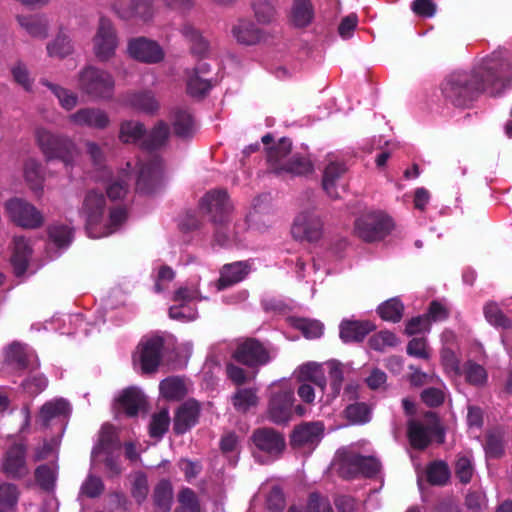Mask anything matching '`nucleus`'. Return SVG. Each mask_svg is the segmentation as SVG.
<instances>
[{
    "instance_id": "f257e3e1",
    "label": "nucleus",
    "mask_w": 512,
    "mask_h": 512,
    "mask_svg": "<svg viewBox=\"0 0 512 512\" xmlns=\"http://www.w3.org/2000/svg\"><path fill=\"white\" fill-rule=\"evenodd\" d=\"M512 85V62L498 51L484 58L472 71H455L441 84L444 100L455 107H468L484 90L498 95Z\"/></svg>"
},
{
    "instance_id": "f03ea898",
    "label": "nucleus",
    "mask_w": 512,
    "mask_h": 512,
    "mask_svg": "<svg viewBox=\"0 0 512 512\" xmlns=\"http://www.w3.org/2000/svg\"><path fill=\"white\" fill-rule=\"evenodd\" d=\"M106 199L103 193L89 190L84 197L80 210L86 220V231L91 238H101L116 232L127 219V212L122 207L111 209L105 217Z\"/></svg>"
},
{
    "instance_id": "7ed1b4c3",
    "label": "nucleus",
    "mask_w": 512,
    "mask_h": 512,
    "mask_svg": "<svg viewBox=\"0 0 512 512\" xmlns=\"http://www.w3.org/2000/svg\"><path fill=\"white\" fill-rule=\"evenodd\" d=\"M295 397L293 388L286 382L274 384L272 386L266 417L274 424H287L296 413L299 416L304 415L305 409L301 405H294Z\"/></svg>"
},
{
    "instance_id": "20e7f679",
    "label": "nucleus",
    "mask_w": 512,
    "mask_h": 512,
    "mask_svg": "<svg viewBox=\"0 0 512 512\" xmlns=\"http://www.w3.org/2000/svg\"><path fill=\"white\" fill-rule=\"evenodd\" d=\"M78 89L93 100H109L114 94L115 80L108 71L89 65L78 74Z\"/></svg>"
},
{
    "instance_id": "39448f33",
    "label": "nucleus",
    "mask_w": 512,
    "mask_h": 512,
    "mask_svg": "<svg viewBox=\"0 0 512 512\" xmlns=\"http://www.w3.org/2000/svg\"><path fill=\"white\" fill-rule=\"evenodd\" d=\"M35 138L41 151L49 159H60L69 165L79 156L77 145L67 136L55 134L44 127H38L35 130Z\"/></svg>"
},
{
    "instance_id": "423d86ee",
    "label": "nucleus",
    "mask_w": 512,
    "mask_h": 512,
    "mask_svg": "<svg viewBox=\"0 0 512 512\" xmlns=\"http://www.w3.org/2000/svg\"><path fill=\"white\" fill-rule=\"evenodd\" d=\"M338 471L343 478H354L359 474L375 476L381 468L373 457H364L357 452L356 445L340 449L337 453Z\"/></svg>"
},
{
    "instance_id": "0eeeda50",
    "label": "nucleus",
    "mask_w": 512,
    "mask_h": 512,
    "mask_svg": "<svg viewBox=\"0 0 512 512\" xmlns=\"http://www.w3.org/2000/svg\"><path fill=\"white\" fill-rule=\"evenodd\" d=\"M10 219L23 228L35 229L43 224V216L31 203L22 198H12L5 203Z\"/></svg>"
},
{
    "instance_id": "6e6552de",
    "label": "nucleus",
    "mask_w": 512,
    "mask_h": 512,
    "mask_svg": "<svg viewBox=\"0 0 512 512\" xmlns=\"http://www.w3.org/2000/svg\"><path fill=\"white\" fill-rule=\"evenodd\" d=\"M92 44L93 53L100 62H107L115 56L118 38L110 20L100 19Z\"/></svg>"
},
{
    "instance_id": "1a4fd4ad",
    "label": "nucleus",
    "mask_w": 512,
    "mask_h": 512,
    "mask_svg": "<svg viewBox=\"0 0 512 512\" xmlns=\"http://www.w3.org/2000/svg\"><path fill=\"white\" fill-rule=\"evenodd\" d=\"M323 222L321 218L310 209L299 212L291 226V235L295 240L314 242L321 238Z\"/></svg>"
},
{
    "instance_id": "9d476101",
    "label": "nucleus",
    "mask_w": 512,
    "mask_h": 512,
    "mask_svg": "<svg viewBox=\"0 0 512 512\" xmlns=\"http://www.w3.org/2000/svg\"><path fill=\"white\" fill-rule=\"evenodd\" d=\"M163 339L158 336L145 337L133 355L134 364H139L143 373L155 372L162 357Z\"/></svg>"
},
{
    "instance_id": "9b49d317",
    "label": "nucleus",
    "mask_w": 512,
    "mask_h": 512,
    "mask_svg": "<svg viewBox=\"0 0 512 512\" xmlns=\"http://www.w3.org/2000/svg\"><path fill=\"white\" fill-rule=\"evenodd\" d=\"M163 178V165L157 155H147L139 162L136 188L142 193H150L158 187Z\"/></svg>"
},
{
    "instance_id": "f8f14e48",
    "label": "nucleus",
    "mask_w": 512,
    "mask_h": 512,
    "mask_svg": "<svg viewBox=\"0 0 512 512\" xmlns=\"http://www.w3.org/2000/svg\"><path fill=\"white\" fill-rule=\"evenodd\" d=\"M391 228V220L379 213H371L357 219L355 232L364 241L382 239Z\"/></svg>"
},
{
    "instance_id": "ddd939ff",
    "label": "nucleus",
    "mask_w": 512,
    "mask_h": 512,
    "mask_svg": "<svg viewBox=\"0 0 512 512\" xmlns=\"http://www.w3.org/2000/svg\"><path fill=\"white\" fill-rule=\"evenodd\" d=\"M439 426L433 413H427L423 420H412L408 426V437L411 445L417 449H424L438 433Z\"/></svg>"
},
{
    "instance_id": "4468645a",
    "label": "nucleus",
    "mask_w": 512,
    "mask_h": 512,
    "mask_svg": "<svg viewBox=\"0 0 512 512\" xmlns=\"http://www.w3.org/2000/svg\"><path fill=\"white\" fill-rule=\"evenodd\" d=\"M200 207L215 223H222L232 211V204L224 190H213L206 193L201 199Z\"/></svg>"
},
{
    "instance_id": "2eb2a0df",
    "label": "nucleus",
    "mask_w": 512,
    "mask_h": 512,
    "mask_svg": "<svg viewBox=\"0 0 512 512\" xmlns=\"http://www.w3.org/2000/svg\"><path fill=\"white\" fill-rule=\"evenodd\" d=\"M233 358L249 367L265 365L271 360L269 352L254 339H247L239 343L233 353Z\"/></svg>"
},
{
    "instance_id": "dca6fc26",
    "label": "nucleus",
    "mask_w": 512,
    "mask_h": 512,
    "mask_svg": "<svg viewBox=\"0 0 512 512\" xmlns=\"http://www.w3.org/2000/svg\"><path fill=\"white\" fill-rule=\"evenodd\" d=\"M254 446L261 452L275 459L285 449L286 443L282 434L272 428L256 429L252 436Z\"/></svg>"
},
{
    "instance_id": "f3484780",
    "label": "nucleus",
    "mask_w": 512,
    "mask_h": 512,
    "mask_svg": "<svg viewBox=\"0 0 512 512\" xmlns=\"http://www.w3.org/2000/svg\"><path fill=\"white\" fill-rule=\"evenodd\" d=\"M128 54L144 63H158L164 58V51L155 41L140 37L128 43Z\"/></svg>"
},
{
    "instance_id": "a211bd4d",
    "label": "nucleus",
    "mask_w": 512,
    "mask_h": 512,
    "mask_svg": "<svg viewBox=\"0 0 512 512\" xmlns=\"http://www.w3.org/2000/svg\"><path fill=\"white\" fill-rule=\"evenodd\" d=\"M68 121L75 126L103 130L110 125V117L100 108H81L68 116Z\"/></svg>"
},
{
    "instance_id": "6ab92c4d",
    "label": "nucleus",
    "mask_w": 512,
    "mask_h": 512,
    "mask_svg": "<svg viewBox=\"0 0 512 512\" xmlns=\"http://www.w3.org/2000/svg\"><path fill=\"white\" fill-rule=\"evenodd\" d=\"M323 429V424L320 422L299 425L292 433L291 445L295 448L313 449L320 442Z\"/></svg>"
},
{
    "instance_id": "aec40b11",
    "label": "nucleus",
    "mask_w": 512,
    "mask_h": 512,
    "mask_svg": "<svg viewBox=\"0 0 512 512\" xmlns=\"http://www.w3.org/2000/svg\"><path fill=\"white\" fill-rule=\"evenodd\" d=\"M25 452V447L22 444L13 445L7 450L2 468L9 477L21 478L29 473Z\"/></svg>"
},
{
    "instance_id": "412c9836",
    "label": "nucleus",
    "mask_w": 512,
    "mask_h": 512,
    "mask_svg": "<svg viewBox=\"0 0 512 512\" xmlns=\"http://www.w3.org/2000/svg\"><path fill=\"white\" fill-rule=\"evenodd\" d=\"M251 271L248 261H238L226 264L220 270V278L216 283L217 291L232 286L244 280Z\"/></svg>"
},
{
    "instance_id": "4be33fe9",
    "label": "nucleus",
    "mask_w": 512,
    "mask_h": 512,
    "mask_svg": "<svg viewBox=\"0 0 512 512\" xmlns=\"http://www.w3.org/2000/svg\"><path fill=\"white\" fill-rule=\"evenodd\" d=\"M146 406L144 394L136 387H130L122 391L115 399V407L122 410L128 416H135Z\"/></svg>"
},
{
    "instance_id": "5701e85b",
    "label": "nucleus",
    "mask_w": 512,
    "mask_h": 512,
    "mask_svg": "<svg viewBox=\"0 0 512 512\" xmlns=\"http://www.w3.org/2000/svg\"><path fill=\"white\" fill-rule=\"evenodd\" d=\"M71 412L69 403L62 399H54L46 402L40 409L38 421L42 426L47 427L55 420L66 419Z\"/></svg>"
},
{
    "instance_id": "b1692460",
    "label": "nucleus",
    "mask_w": 512,
    "mask_h": 512,
    "mask_svg": "<svg viewBox=\"0 0 512 512\" xmlns=\"http://www.w3.org/2000/svg\"><path fill=\"white\" fill-rule=\"evenodd\" d=\"M17 22L31 37L45 39L49 35V20L45 14L19 15Z\"/></svg>"
},
{
    "instance_id": "393cba45",
    "label": "nucleus",
    "mask_w": 512,
    "mask_h": 512,
    "mask_svg": "<svg viewBox=\"0 0 512 512\" xmlns=\"http://www.w3.org/2000/svg\"><path fill=\"white\" fill-rule=\"evenodd\" d=\"M233 37L240 44L255 45L265 39V32L247 19L239 20L232 28Z\"/></svg>"
},
{
    "instance_id": "a878e982",
    "label": "nucleus",
    "mask_w": 512,
    "mask_h": 512,
    "mask_svg": "<svg viewBox=\"0 0 512 512\" xmlns=\"http://www.w3.org/2000/svg\"><path fill=\"white\" fill-rule=\"evenodd\" d=\"M374 329L370 321L344 320L340 324V338L345 343L359 342Z\"/></svg>"
},
{
    "instance_id": "bb28decb",
    "label": "nucleus",
    "mask_w": 512,
    "mask_h": 512,
    "mask_svg": "<svg viewBox=\"0 0 512 512\" xmlns=\"http://www.w3.org/2000/svg\"><path fill=\"white\" fill-rule=\"evenodd\" d=\"M199 404L194 400L183 403L176 412L174 418V430L178 434L185 433L197 421Z\"/></svg>"
},
{
    "instance_id": "cd10ccee",
    "label": "nucleus",
    "mask_w": 512,
    "mask_h": 512,
    "mask_svg": "<svg viewBox=\"0 0 512 512\" xmlns=\"http://www.w3.org/2000/svg\"><path fill=\"white\" fill-rule=\"evenodd\" d=\"M74 46L69 31L60 28L56 36L47 43L46 51L49 57L65 58L73 53Z\"/></svg>"
},
{
    "instance_id": "c85d7f7f",
    "label": "nucleus",
    "mask_w": 512,
    "mask_h": 512,
    "mask_svg": "<svg viewBox=\"0 0 512 512\" xmlns=\"http://www.w3.org/2000/svg\"><path fill=\"white\" fill-rule=\"evenodd\" d=\"M31 254L29 241L24 237H15L11 261L17 276H22L26 272Z\"/></svg>"
},
{
    "instance_id": "c756f323",
    "label": "nucleus",
    "mask_w": 512,
    "mask_h": 512,
    "mask_svg": "<svg viewBox=\"0 0 512 512\" xmlns=\"http://www.w3.org/2000/svg\"><path fill=\"white\" fill-rule=\"evenodd\" d=\"M207 72L208 66L203 64L199 68L194 69L188 73L187 92L189 95L192 97H201L211 89V82L201 75Z\"/></svg>"
},
{
    "instance_id": "7c9ffc66",
    "label": "nucleus",
    "mask_w": 512,
    "mask_h": 512,
    "mask_svg": "<svg viewBox=\"0 0 512 512\" xmlns=\"http://www.w3.org/2000/svg\"><path fill=\"white\" fill-rule=\"evenodd\" d=\"M124 103L143 113H153L159 107L154 95L148 91L129 93L124 97Z\"/></svg>"
},
{
    "instance_id": "2f4dec72",
    "label": "nucleus",
    "mask_w": 512,
    "mask_h": 512,
    "mask_svg": "<svg viewBox=\"0 0 512 512\" xmlns=\"http://www.w3.org/2000/svg\"><path fill=\"white\" fill-rule=\"evenodd\" d=\"M145 126L136 120H125L121 122L119 129V139L123 143H141L145 139Z\"/></svg>"
},
{
    "instance_id": "473e14b6",
    "label": "nucleus",
    "mask_w": 512,
    "mask_h": 512,
    "mask_svg": "<svg viewBox=\"0 0 512 512\" xmlns=\"http://www.w3.org/2000/svg\"><path fill=\"white\" fill-rule=\"evenodd\" d=\"M346 171V167L343 163L337 161H330L326 166L323 175V188L331 198H337V179L343 175Z\"/></svg>"
},
{
    "instance_id": "72a5a7b5",
    "label": "nucleus",
    "mask_w": 512,
    "mask_h": 512,
    "mask_svg": "<svg viewBox=\"0 0 512 512\" xmlns=\"http://www.w3.org/2000/svg\"><path fill=\"white\" fill-rule=\"evenodd\" d=\"M314 18V10L310 0H293L291 21L296 27L309 25Z\"/></svg>"
},
{
    "instance_id": "f704fd0d",
    "label": "nucleus",
    "mask_w": 512,
    "mask_h": 512,
    "mask_svg": "<svg viewBox=\"0 0 512 512\" xmlns=\"http://www.w3.org/2000/svg\"><path fill=\"white\" fill-rule=\"evenodd\" d=\"M343 413L344 417L352 425L366 424L372 418V409L364 402H354L347 405Z\"/></svg>"
},
{
    "instance_id": "c9c22d12",
    "label": "nucleus",
    "mask_w": 512,
    "mask_h": 512,
    "mask_svg": "<svg viewBox=\"0 0 512 512\" xmlns=\"http://www.w3.org/2000/svg\"><path fill=\"white\" fill-rule=\"evenodd\" d=\"M295 373L299 381L313 382L322 389L326 385L322 367L316 362H307L300 365Z\"/></svg>"
},
{
    "instance_id": "e433bc0d",
    "label": "nucleus",
    "mask_w": 512,
    "mask_h": 512,
    "mask_svg": "<svg viewBox=\"0 0 512 512\" xmlns=\"http://www.w3.org/2000/svg\"><path fill=\"white\" fill-rule=\"evenodd\" d=\"M291 146V141L289 139L283 138L268 152V161L271 163L276 173H282L281 166H286L288 162L286 157L291 152Z\"/></svg>"
},
{
    "instance_id": "4c0bfd02",
    "label": "nucleus",
    "mask_w": 512,
    "mask_h": 512,
    "mask_svg": "<svg viewBox=\"0 0 512 512\" xmlns=\"http://www.w3.org/2000/svg\"><path fill=\"white\" fill-rule=\"evenodd\" d=\"M161 395L168 400H178L187 393L184 381L179 377H168L160 382Z\"/></svg>"
},
{
    "instance_id": "58836bf2",
    "label": "nucleus",
    "mask_w": 512,
    "mask_h": 512,
    "mask_svg": "<svg viewBox=\"0 0 512 512\" xmlns=\"http://www.w3.org/2000/svg\"><path fill=\"white\" fill-rule=\"evenodd\" d=\"M232 402L237 411L247 412L250 408L258 405L257 391L252 388L238 389L232 397Z\"/></svg>"
},
{
    "instance_id": "ea45409f",
    "label": "nucleus",
    "mask_w": 512,
    "mask_h": 512,
    "mask_svg": "<svg viewBox=\"0 0 512 512\" xmlns=\"http://www.w3.org/2000/svg\"><path fill=\"white\" fill-rule=\"evenodd\" d=\"M169 136V127L166 123L160 121L158 122L154 128L151 130L149 134H145V139L143 141V147L146 150H154L166 142Z\"/></svg>"
},
{
    "instance_id": "a19ab883",
    "label": "nucleus",
    "mask_w": 512,
    "mask_h": 512,
    "mask_svg": "<svg viewBox=\"0 0 512 512\" xmlns=\"http://www.w3.org/2000/svg\"><path fill=\"white\" fill-rule=\"evenodd\" d=\"M130 176L126 170H122L117 178L113 177L109 180L106 190L111 200L123 198L129 187Z\"/></svg>"
},
{
    "instance_id": "79ce46f5",
    "label": "nucleus",
    "mask_w": 512,
    "mask_h": 512,
    "mask_svg": "<svg viewBox=\"0 0 512 512\" xmlns=\"http://www.w3.org/2000/svg\"><path fill=\"white\" fill-rule=\"evenodd\" d=\"M19 492L14 484L0 485V512H15Z\"/></svg>"
},
{
    "instance_id": "37998d69",
    "label": "nucleus",
    "mask_w": 512,
    "mask_h": 512,
    "mask_svg": "<svg viewBox=\"0 0 512 512\" xmlns=\"http://www.w3.org/2000/svg\"><path fill=\"white\" fill-rule=\"evenodd\" d=\"M41 84L48 87L53 92L58 98L61 107L65 110L70 111L77 105L78 96L74 92L50 83L47 80H41Z\"/></svg>"
},
{
    "instance_id": "c03bdc74",
    "label": "nucleus",
    "mask_w": 512,
    "mask_h": 512,
    "mask_svg": "<svg viewBox=\"0 0 512 512\" xmlns=\"http://www.w3.org/2000/svg\"><path fill=\"white\" fill-rule=\"evenodd\" d=\"M404 306L397 298H392L378 307V313L385 321L399 322L403 315Z\"/></svg>"
},
{
    "instance_id": "a18cd8bd",
    "label": "nucleus",
    "mask_w": 512,
    "mask_h": 512,
    "mask_svg": "<svg viewBox=\"0 0 512 512\" xmlns=\"http://www.w3.org/2000/svg\"><path fill=\"white\" fill-rule=\"evenodd\" d=\"M115 429L111 425H103L99 434L98 444L92 450V459L96 460L103 452L109 453L113 448Z\"/></svg>"
},
{
    "instance_id": "49530a36",
    "label": "nucleus",
    "mask_w": 512,
    "mask_h": 512,
    "mask_svg": "<svg viewBox=\"0 0 512 512\" xmlns=\"http://www.w3.org/2000/svg\"><path fill=\"white\" fill-rule=\"evenodd\" d=\"M118 13L123 18L139 17L147 21L153 15V3L152 0H133L131 8Z\"/></svg>"
},
{
    "instance_id": "de8ad7c7",
    "label": "nucleus",
    "mask_w": 512,
    "mask_h": 512,
    "mask_svg": "<svg viewBox=\"0 0 512 512\" xmlns=\"http://www.w3.org/2000/svg\"><path fill=\"white\" fill-rule=\"evenodd\" d=\"M199 279L191 281L184 286L179 287L173 294L174 302H192L194 300H202L204 297L200 295Z\"/></svg>"
},
{
    "instance_id": "09e8293b",
    "label": "nucleus",
    "mask_w": 512,
    "mask_h": 512,
    "mask_svg": "<svg viewBox=\"0 0 512 512\" xmlns=\"http://www.w3.org/2000/svg\"><path fill=\"white\" fill-rule=\"evenodd\" d=\"M428 481L433 485H444L450 478L448 465L443 461H435L427 468Z\"/></svg>"
},
{
    "instance_id": "8fccbe9b",
    "label": "nucleus",
    "mask_w": 512,
    "mask_h": 512,
    "mask_svg": "<svg viewBox=\"0 0 512 512\" xmlns=\"http://www.w3.org/2000/svg\"><path fill=\"white\" fill-rule=\"evenodd\" d=\"M455 474L461 483L467 484L474 474L472 456L469 453L459 455L455 463Z\"/></svg>"
},
{
    "instance_id": "3c124183",
    "label": "nucleus",
    "mask_w": 512,
    "mask_h": 512,
    "mask_svg": "<svg viewBox=\"0 0 512 512\" xmlns=\"http://www.w3.org/2000/svg\"><path fill=\"white\" fill-rule=\"evenodd\" d=\"M484 314L487 321L495 327L503 329H509L512 327L510 319H508L503 314L498 305L495 303H488L484 307Z\"/></svg>"
},
{
    "instance_id": "603ef678",
    "label": "nucleus",
    "mask_w": 512,
    "mask_h": 512,
    "mask_svg": "<svg viewBox=\"0 0 512 512\" xmlns=\"http://www.w3.org/2000/svg\"><path fill=\"white\" fill-rule=\"evenodd\" d=\"M176 304L172 305L169 308V316L172 319L179 320L182 322L193 321L197 318L198 312L197 309L191 305L189 302H175Z\"/></svg>"
},
{
    "instance_id": "864d4df0",
    "label": "nucleus",
    "mask_w": 512,
    "mask_h": 512,
    "mask_svg": "<svg viewBox=\"0 0 512 512\" xmlns=\"http://www.w3.org/2000/svg\"><path fill=\"white\" fill-rule=\"evenodd\" d=\"M49 238L58 248H66L72 241V230L65 225H53L49 228Z\"/></svg>"
},
{
    "instance_id": "5fc2aeb1",
    "label": "nucleus",
    "mask_w": 512,
    "mask_h": 512,
    "mask_svg": "<svg viewBox=\"0 0 512 512\" xmlns=\"http://www.w3.org/2000/svg\"><path fill=\"white\" fill-rule=\"evenodd\" d=\"M282 173H290L292 175H304L312 171V164L309 159L293 155L287 162L286 166H281Z\"/></svg>"
},
{
    "instance_id": "6e6d98bb",
    "label": "nucleus",
    "mask_w": 512,
    "mask_h": 512,
    "mask_svg": "<svg viewBox=\"0 0 512 512\" xmlns=\"http://www.w3.org/2000/svg\"><path fill=\"white\" fill-rule=\"evenodd\" d=\"M173 126L175 133L180 137H188L195 131L193 119L186 111L176 113Z\"/></svg>"
},
{
    "instance_id": "4d7b16f0",
    "label": "nucleus",
    "mask_w": 512,
    "mask_h": 512,
    "mask_svg": "<svg viewBox=\"0 0 512 512\" xmlns=\"http://www.w3.org/2000/svg\"><path fill=\"white\" fill-rule=\"evenodd\" d=\"M170 417L167 410H161L152 416L149 425V434L154 438H161L168 430Z\"/></svg>"
},
{
    "instance_id": "13d9d810",
    "label": "nucleus",
    "mask_w": 512,
    "mask_h": 512,
    "mask_svg": "<svg viewBox=\"0 0 512 512\" xmlns=\"http://www.w3.org/2000/svg\"><path fill=\"white\" fill-rule=\"evenodd\" d=\"M398 344V338L390 331H380L369 339V345L372 349L383 351L386 348L394 347Z\"/></svg>"
},
{
    "instance_id": "bf43d9fd",
    "label": "nucleus",
    "mask_w": 512,
    "mask_h": 512,
    "mask_svg": "<svg viewBox=\"0 0 512 512\" xmlns=\"http://www.w3.org/2000/svg\"><path fill=\"white\" fill-rule=\"evenodd\" d=\"M57 470L55 466L41 465L35 471L37 483L45 490L53 489Z\"/></svg>"
},
{
    "instance_id": "052dcab7",
    "label": "nucleus",
    "mask_w": 512,
    "mask_h": 512,
    "mask_svg": "<svg viewBox=\"0 0 512 512\" xmlns=\"http://www.w3.org/2000/svg\"><path fill=\"white\" fill-rule=\"evenodd\" d=\"M252 7L257 21L268 24L274 17V7L270 0H253Z\"/></svg>"
},
{
    "instance_id": "680f3d73",
    "label": "nucleus",
    "mask_w": 512,
    "mask_h": 512,
    "mask_svg": "<svg viewBox=\"0 0 512 512\" xmlns=\"http://www.w3.org/2000/svg\"><path fill=\"white\" fill-rule=\"evenodd\" d=\"M441 363L445 373L450 377L460 375V365L457 356L450 348L444 347L441 350Z\"/></svg>"
},
{
    "instance_id": "e2e57ef3",
    "label": "nucleus",
    "mask_w": 512,
    "mask_h": 512,
    "mask_svg": "<svg viewBox=\"0 0 512 512\" xmlns=\"http://www.w3.org/2000/svg\"><path fill=\"white\" fill-rule=\"evenodd\" d=\"M467 382L472 385H482L487 381V372L481 365L474 362H467L464 366Z\"/></svg>"
},
{
    "instance_id": "0e129e2a",
    "label": "nucleus",
    "mask_w": 512,
    "mask_h": 512,
    "mask_svg": "<svg viewBox=\"0 0 512 512\" xmlns=\"http://www.w3.org/2000/svg\"><path fill=\"white\" fill-rule=\"evenodd\" d=\"M296 327L308 339L318 338L323 334L324 326L318 320L299 319L296 322Z\"/></svg>"
},
{
    "instance_id": "69168bd1",
    "label": "nucleus",
    "mask_w": 512,
    "mask_h": 512,
    "mask_svg": "<svg viewBox=\"0 0 512 512\" xmlns=\"http://www.w3.org/2000/svg\"><path fill=\"white\" fill-rule=\"evenodd\" d=\"M5 357L8 363L16 364L19 368H25L28 365L25 348L19 343L11 344L6 350Z\"/></svg>"
},
{
    "instance_id": "338daca9",
    "label": "nucleus",
    "mask_w": 512,
    "mask_h": 512,
    "mask_svg": "<svg viewBox=\"0 0 512 512\" xmlns=\"http://www.w3.org/2000/svg\"><path fill=\"white\" fill-rule=\"evenodd\" d=\"M11 74L14 81L22 86L26 91H31L33 79L25 64L18 62L11 67Z\"/></svg>"
},
{
    "instance_id": "774afa93",
    "label": "nucleus",
    "mask_w": 512,
    "mask_h": 512,
    "mask_svg": "<svg viewBox=\"0 0 512 512\" xmlns=\"http://www.w3.org/2000/svg\"><path fill=\"white\" fill-rule=\"evenodd\" d=\"M178 500L182 511L199 512V503L195 492L189 488H184L178 495Z\"/></svg>"
}]
</instances>
